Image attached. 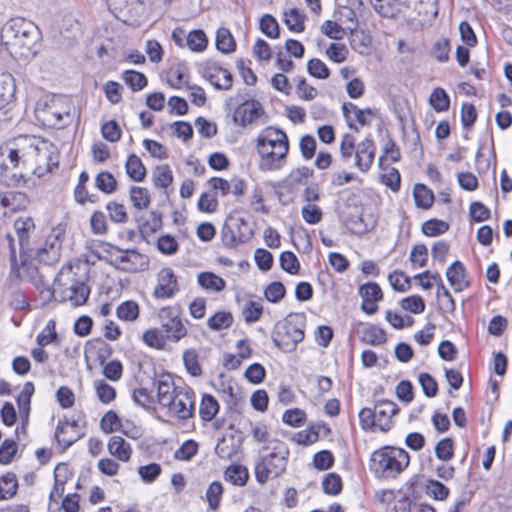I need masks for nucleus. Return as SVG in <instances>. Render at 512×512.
Returning a JSON list of instances; mask_svg holds the SVG:
<instances>
[{"label":"nucleus","instance_id":"1","mask_svg":"<svg viewBox=\"0 0 512 512\" xmlns=\"http://www.w3.org/2000/svg\"><path fill=\"white\" fill-rule=\"evenodd\" d=\"M1 45L13 58L34 59L41 50L42 33L30 20L17 17L8 20L0 33Z\"/></svg>","mask_w":512,"mask_h":512},{"label":"nucleus","instance_id":"2","mask_svg":"<svg viewBox=\"0 0 512 512\" xmlns=\"http://www.w3.org/2000/svg\"><path fill=\"white\" fill-rule=\"evenodd\" d=\"M289 147L286 132L274 126L264 128L256 139V148L260 156L259 169L261 171L281 169L286 163Z\"/></svg>","mask_w":512,"mask_h":512},{"label":"nucleus","instance_id":"3","mask_svg":"<svg viewBox=\"0 0 512 512\" xmlns=\"http://www.w3.org/2000/svg\"><path fill=\"white\" fill-rule=\"evenodd\" d=\"M410 457L402 448L391 446L374 451L370 458V471L378 479L396 478L408 465Z\"/></svg>","mask_w":512,"mask_h":512},{"label":"nucleus","instance_id":"4","mask_svg":"<svg viewBox=\"0 0 512 512\" xmlns=\"http://www.w3.org/2000/svg\"><path fill=\"white\" fill-rule=\"evenodd\" d=\"M304 316L289 314L274 326L271 338L276 347L285 353L293 352L304 339Z\"/></svg>","mask_w":512,"mask_h":512},{"label":"nucleus","instance_id":"5","mask_svg":"<svg viewBox=\"0 0 512 512\" xmlns=\"http://www.w3.org/2000/svg\"><path fill=\"white\" fill-rule=\"evenodd\" d=\"M254 235L247 221L241 217L229 215L221 230V240L226 248L232 249L239 244L246 243Z\"/></svg>","mask_w":512,"mask_h":512},{"label":"nucleus","instance_id":"6","mask_svg":"<svg viewBox=\"0 0 512 512\" xmlns=\"http://www.w3.org/2000/svg\"><path fill=\"white\" fill-rule=\"evenodd\" d=\"M105 246L108 248L105 249V252L108 254L111 253V250L123 253V255L117 256L114 259H108L107 257H101L98 255L100 260H105L109 265L115 267L117 270L128 272L136 271L137 261L144 259L143 255L135 248L125 250L111 243H105Z\"/></svg>","mask_w":512,"mask_h":512},{"label":"nucleus","instance_id":"7","mask_svg":"<svg viewBox=\"0 0 512 512\" xmlns=\"http://www.w3.org/2000/svg\"><path fill=\"white\" fill-rule=\"evenodd\" d=\"M263 114L264 109L259 101L254 99L246 100L235 109L233 121L242 127H246Z\"/></svg>","mask_w":512,"mask_h":512},{"label":"nucleus","instance_id":"8","mask_svg":"<svg viewBox=\"0 0 512 512\" xmlns=\"http://www.w3.org/2000/svg\"><path fill=\"white\" fill-rule=\"evenodd\" d=\"M204 77L217 89L229 90L233 84V75L225 68L213 62L204 65Z\"/></svg>","mask_w":512,"mask_h":512},{"label":"nucleus","instance_id":"9","mask_svg":"<svg viewBox=\"0 0 512 512\" xmlns=\"http://www.w3.org/2000/svg\"><path fill=\"white\" fill-rule=\"evenodd\" d=\"M179 290L177 277L169 267L163 268L158 274V284L154 288L153 296L157 299L171 298Z\"/></svg>","mask_w":512,"mask_h":512},{"label":"nucleus","instance_id":"10","mask_svg":"<svg viewBox=\"0 0 512 512\" xmlns=\"http://www.w3.org/2000/svg\"><path fill=\"white\" fill-rule=\"evenodd\" d=\"M14 228L19 242L21 264L24 265L26 252L30 250V232L34 231L35 223L32 217H19L14 222Z\"/></svg>","mask_w":512,"mask_h":512},{"label":"nucleus","instance_id":"11","mask_svg":"<svg viewBox=\"0 0 512 512\" xmlns=\"http://www.w3.org/2000/svg\"><path fill=\"white\" fill-rule=\"evenodd\" d=\"M377 426L383 432H387L391 428L392 417L399 412L397 404L390 400H378L374 405Z\"/></svg>","mask_w":512,"mask_h":512},{"label":"nucleus","instance_id":"12","mask_svg":"<svg viewBox=\"0 0 512 512\" xmlns=\"http://www.w3.org/2000/svg\"><path fill=\"white\" fill-rule=\"evenodd\" d=\"M191 394H193V392L180 391L173 397L171 406H167L170 410H173L181 420H186L193 416L194 401L192 400Z\"/></svg>","mask_w":512,"mask_h":512},{"label":"nucleus","instance_id":"13","mask_svg":"<svg viewBox=\"0 0 512 512\" xmlns=\"http://www.w3.org/2000/svg\"><path fill=\"white\" fill-rule=\"evenodd\" d=\"M467 270L464 264L456 260L454 261L446 271V277L448 282L452 287H454L455 291L460 292L469 286V281L466 280Z\"/></svg>","mask_w":512,"mask_h":512},{"label":"nucleus","instance_id":"14","mask_svg":"<svg viewBox=\"0 0 512 512\" xmlns=\"http://www.w3.org/2000/svg\"><path fill=\"white\" fill-rule=\"evenodd\" d=\"M356 166L363 172L371 167L375 157V145L371 139H365L358 144L355 153Z\"/></svg>","mask_w":512,"mask_h":512},{"label":"nucleus","instance_id":"15","mask_svg":"<svg viewBox=\"0 0 512 512\" xmlns=\"http://www.w3.org/2000/svg\"><path fill=\"white\" fill-rule=\"evenodd\" d=\"M176 387L169 373L162 375L157 382V397L160 405L171 406L173 397L177 395Z\"/></svg>","mask_w":512,"mask_h":512},{"label":"nucleus","instance_id":"16","mask_svg":"<svg viewBox=\"0 0 512 512\" xmlns=\"http://www.w3.org/2000/svg\"><path fill=\"white\" fill-rule=\"evenodd\" d=\"M313 170L302 166L290 172V174L278 183V187L285 189L287 193H293L296 185L302 184L305 179L313 176Z\"/></svg>","mask_w":512,"mask_h":512},{"label":"nucleus","instance_id":"17","mask_svg":"<svg viewBox=\"0 0 512 512\" xmlns=\"http://www.w3.org/2000/svg\"><path fill=\"white\" fill-rule=\"evenodd\" d=\"M239 438L235 443V435H230L229 438L223 437L219 440L215 447V453L223 459H231L238 452L243 442V436L240 431H237Z\"/></svg>","mask_w":512,"mask_h":512},{"label":"nucleus","instance_id":"18","mask_svg":"<svg viewBox=\"0 0 512 512\" xmlns=\"http://www.w3.org/2000/svg\"><path fill=\"white\" fill-rule=\"evenodd\" d=\"M340 218L354 234L361 235L368 232V225L364 222L360 207H354V212L351 213L343 211Z\"/></svg>","mask_w":512,"mask_h":512},{"label":"nucleus","instance_id":"19","mask_svg":"<svg viewBox=\"0 0 512 512\" xmlns=\"http://www.w3.org/2000/svg\"><path fill=\"white\" fill-rule=\"evenodd\" d=\"M35 388L32 382H26L23 385L22 391L18 395L16 402L19 408V413L23 424H28L30 415L31 398L34 394Z\"/></svg>","mask_w":512,"mask_h":512},{"label":"nucleus","instance_id":"20","mask_svg":"<svg viewBox=\"0 0 512 512\" xmlns=\"http://www.w3.org/2000/svg\"><path fill=\"white\" fill-rule=\"evenodd\" d=\"M68 427H70L71 430L76 429L78 427V421H76V420L69 421L67 419L64 421H59V423L56 427V431H55V439L59 445H62L63 450H66L67 448H69L71 445H73L76 441H78L83 436V434L74 433L72 435L63 436L61 438L60 437L61 433H65L66 428H68Z\"/></svg>","mask_w":512,"mask_h":512},{"label":"nucleus","instance_id":"21","mask_svg":"<svg viewBox=\"0 0 512 512\" xmlns=\"http://www.w3.org/2000/svg\"><path fill=\"white\" fill-rule=\"evenodd\" d=\"M69 291V295L62 296L59 301L64 302L69 300L73 303L74 306H80L87 302L90 295L89 286L82 281L75 280L69 287Z\"/></svg>","mask_w":512,"mask_h":512},{"label":"nucleus","instance_id":"22","mask_svg":"<svg viewBox=\"0 0 512 512\" xmlns=\"http://www.w3.org/2000/svg\"><path fill=\"white\" fill-rule=\"evenodd\" d=\"M15 146L20 152V157H23V165L38 157L41 152L39 142L35 138L22 137L17 140Z\"/></svg>","mask_w":512,"mask_h":512},{"label":"nucleus","instance_id":"23","mask_svg":"<svg viewBox=\"0 0 512 512\" xmlns=\"http://www.w3.org/2000/svg\"><path fill=\"white\" fill-rule=\"evenodd\" d=\"M109 453L117 457L120 461H128L131 457V447L121 436H113L108 442Z\"/></svg>","mask_w":512,"mask_h":512},{"label":"nucleus","instance_id":"24","mask_svg":"<svg viewBox=\"0 0 512 512\" xmlns=\"http://www.w3.org/2000/svg\"><path fill=\"white\" fill-rule=\"evenodd\" d=\"M224 478L236 486H245L249 480L248 469L241 464H231L224 471Z\"/></svg>","mask_w":512,"mask_h":512},{"label":"nucleus","instance_id":"25","mask_svg":"<svg viewBox=\"0 0 512 512\" xmlns=\"http://www.w3.org/2000/svg\"><path fill=\"white\" fill-rule=\"evenodd\" d=\"M126 173L130 179L141 182L145 179L147 170L136 154H130L125 163Z\"/></svg>","mask_w":512,"mask_h":512},{"label":"nucleus","instance_id":"26","mask_svg":"<svg viewBox=\"0 0 512 512\" xmlns=\"http://www.w3.org/2000/svg\"><path fill=\"white\" fill-rule=\"evenodd\" d=\"M219 403L211 394H204L200 403L199 414L203 421L209 422L219 412Z\"/></svg>","mask_w":512,"mask_h":512},{"label":"nucleus","instance_id":"27","mask_svg":"<svg viewBox=\"0 0 512 512\" xmlns=\"http://www.w3.org/2000/svg\"><path fill=\"white\" fill-rule=\"evenodd\" d=\"M215 45L216 48L224 54L232 53L236 49V42L234 37L232 36L229 29L224 27L217 30Z\"/></svg>","mask_w":512,"mask_h":512},{"label":"nucleus","instance_id":"28","mask_svg":"<svg viewBox=\"0 0 512 512\" xmlns=\"http://www.w3.org/2000/svg\"><path fill=\"white\" fill-rule=\"evenodd\" d=\"M413 196L415 205L418 208L429 209L434 202V194L432 190L424 184L418 183L414 186Z\"/></svg>","mask_w":512,"mask_h":512},{"label":"nucleus","instance_id":"29","mask_svg":"<svg viewBox=\"0 0 512 512\" xmlns=\"http://www.w3.org/2000/svg\"><path fill=\"white\" fill-rule=\"evenodd\" d=\"M360 339L361 342L372 346H377L387 341L385 330L376 325H370L364 329Z\"/></svg>","mask_w":512,"mask_h":512},{"label":"nucleus","instance_id":"30","mask_svg":"<svg viewBox=\"0 0 512 512\" xmlns=\"http://www.w3.org/2000/svg\"><path fill=\"white\" fill-rule=\"evenodd\" d=\"M375 11L385 18H395L400 12L398 0H370Z\"/></svg>","mask_w":512,"mask_h":512},{"label":"nucleus","instance_id":"31","mask_svg":"<svg viewBox=\"0 0 512 512\" xmlns=\"http://www.w3.org/2000/svg\"><path fill=\"white\" fill-rule=\"evenodd\" d=\"M284 23L287 25L289 30L293 32H303L305 29L306 15L301 13L298 8H292L284 13Z\"/></svg>","mask_w":512,"mask_h":512},{"label":"nucleus","instance_id":"32","mask_svg":"<svg viewBox=\"0 0 512 512\" xmlns=\"http://www.w3.org/2000/svg\"><path fill=\"white\" fill-rule=\"evenodd\" d=\"M18 489L17 477L12 472H7L0 477V499L12 498Z\"/></svg>","mask_w":512,"mask_h":512},{"label":"nucleus","instance_id":"33","mask_svg":"<svg viewBox=\"0 0 512 512\" xmlns=\"http://www.w3.org/2000/svg\"><path fill=\"white\" fill-rule=\"evenodd\" d=\"M429 104L436 112H444L450 107V97L443 88L437 87L430 94Z\"/></svg>","mask_w":512,"mask_h":512},{"label":"nucleus","instance_id":"34","mask_svg":"<svg viewBox=\"0 0 512 512\" xmlns=\"http://www.w3.org/2000/svg\"><path fill=\"white\" fill-rule=\"evenodd\" d=\"M198 283L201 287L213 291L220 292L225 288V281L223 278L217 276L212 272H201L198 275Z\"/></svg>","mask_w":512,"mask_h":512},{"label":"nucleus","instance_id":"35","mask_svg":"<svg viewBox=\"0 0 512 512\" xmlns=\"http://www.w3.org/2000/svg\"><path fill=\"white\" fill-rule=\"evenodd\" d=\"M95 186L105 194H112L117 190L118 182L112 173L102 171L95 178Z\"/></svg>","mask_w":512,"mask_h":512},{"label":"nucleus","instance_id":"36","mask_svg":"<svg viewBox=\"0 0 512 512\" xmlns=\"http://www.w3.org/2000/svg\"><path fill=\"white\" fill-rule=\"evenodd\" d=\"M152 180L157 188H167L173 182V175L167 164L158 165L152 173Z\"/></svg>","mask_w":512,"mask_h":512},{"label":"nucleus","instance_id":"37","mask_svg":"<svg viewBox=\"0 0 512 512\" xmlns=\"http://www.w3.org/2000/svg\"><path fill=\"white\" fill-rule=\"evenodd\" d=\"M122 79L132 91H140L148 84L146 76L135 70H126L122 74Z\"/></svg>","mask_w":512,"mask_h":512},{"label":"nucleus","instance_id":"38","mask_svg":"<svg viewBox=\"0 0 512 512\" xmlns=\"http://www.w3.org/2000/svg\"><path fill=\"white\" fill-rule=\"evenodd\" d=\"M130 200L133 206L138 210L146 209L151 201L149 191L139 186H131Z\"/></svg>","mask_w":512,"mask_h":512},{"label":"nucleus","instance_id":"39","mask_svg":"<svg viewBox=\"0 0 512 512\" xmlns=\"http://www.w3.org/2000/svg\"><path fill=\"white\" fill-rule=\"evenodd\" d=\"M358 293L365 302H378L383 298V292L376 282L362 284Z\"/></svg>","mask_w":512,"mask_h":512},{"label":"nucleus","instance_id":"40","mask_svg":"<svg viewBox=\"0 0 512 512\" xmlns=\"http://www.w3.org/2000/svg\"><path fill=\"white\" fill-rule=\"evenodd\" d=\"M259 28L269 38L276 39L280 36V26L271 14H265L260 18Z\"/></svg>","mask_w":512,"mask_h":512},{"label":"nucleus","instance_id":"41","mask_svg":"<svg viewBox=\"0 0 512 512\" xmlns=\"http://www.w3.org/2000/svg\"><path fill=\"white\" fill-rule=\"evenodd\" d=\"M449 224L436 218L429 219L422 224V232L426 236L435 237L446 233L449 230Z\"/></svg>","mask_w":512,"mask_h":512},{"label":"nucleus","instance_id":"42","mask_svg":"<svg viewBox=\"0 0 512 512\" xmlns=\"http://www.w3.org/2000/svg\"><path fill=\"white\" fill-rule=\"evenodd\" d=\"M207 44V36L201 29L193 30L186 36V45L192 51L202 52L206 49Z\"/></svg>","mask_w":512,"mask_h":512},{"label":"nucleus","instance_id":"43","mask_svg":"<svg viewBox=\"0 0 512 512\" xmlns=\"http://www.w3.org/2000/svg\"><path fill=\"white\" fill-rule=\"evenodd\" d=\"M233 323V316L230 312L220 311L211 316L207 325L211 330L220 331L229 328Z\"/></svg>","mask_w":512,"mask_h":512},{"label":"nucleus","instance_id":"44","mask_svg":"<svg viewBox=\"0 0 512 512\" xmlns=\"http://www.w3.org/2000/svg\"><path fill=\"white\" fill-rule=\"evenodd\" d=\"M117 316L124 321H135L139 317V305L132 300L125 301L117 307Z\"/></svg>","mask_w":512,"mask_h":512},{"label":"nucleus","instance_id":"45","mask_svg":"<svg viewBox=\"0 0 512 512\" xmlns=\"http://www.w3.org/2000/svg\"><path fill=\"white\" fill-rule=\"evenodd\" d=\"M388 280L395 291L406 292L411 288V279L403 271H393L388 275Z\"/></svg>","mask_w":512,"mask_h":512},{"label":"nucleus","instance_id":"46","mask_svg":"<svg viewBox=\"0 0 512 512\" xmlns=\"http://www.w3.org/2000/svg\"><path fill=\"white\" fill-rule=\"evenodd\" d=\"M280 267L287 273L295 275L299 273L300 262L296 255L291 251H284L279 257Z\"/></svg>","mask_w":512,"mask_h":512},{"label":"nucleus","instance_id":"47","mask_svg":"<svg viewBox=\"0 0 512 512\" xmlns=\"http://www.w3.org/2000/svg\"><path fill=\"white\" fill-rule=\"evenodd\" d=\"M435 455L439 460L443 462L451 460L454 456L453 439L450 437H446L437 442L435 446Z\"/></svg>","mask_w":512,"mask_h":512},{"label":"nucleus","instance_id":"48","mask_svg":"<svg viewBox=\"0 0 512 512\" xmlns=\"http://www.w3.org/2000/svg\"><path fill=\"white\" fill-rule=\"evenodd\" d=\"M322 488L325 494L333 496L340 494L342 491L341 477L334 472L328 473L322 481Z\"/></svg>","mask_w":512,"mask_h":512},{"label":"nucleus","instance_id":"49","mask_svg":"<svg viewBox=\"0 0 512 512\" xmlns=\"http://www.w3.org/2000/svg\"><path fill=\"white\" fill-rule=\"evenodd\" d=\"M183 362L191 376L197 377L202 374V369L198 362V354L195 349H188L183 353Z\"/></svg>","mask_w":512,"mask_h":512},{"label":"nucleus","instance_id":"50","mask_svg":"<svg viewBox=\"0 0 512 512\" xmlns=\"http://www.w3.org/2000/svg\"><path fill=\"white\" fill-rule=\"evenodd\" d=\"M223 494V486L219 481H213L207 491H206V499L208 501L209 508L212 510H216L219 505Z\"/></svg>","mask_w":512,"mask_h":512},{"label":"nucleus","instance_id":"51","mask_svg":"<svg viewBox=\"0 0 512 512\" xmlns=\"http://www.w3.org/2000/svg\"><path fill=\"white\" fill-rule=\"evenodd\" d=\"M426 492L436 500H445L449 496V488L442 482L429 479L426 484Z\"/></svg>","mask_w":512,"mask_h":512},{"label":"nucleus","instance_id":"52","mask_svg":"<svg viewBox=\"0 0 512 512\" xmlns=\"http://www.w3.org/2000/svg\"><path fill=\"white\" fill-rule=\"evenodd\" d=\"M423 393L428 398H433L438 393V384L433 376L427 372H422L418 376Z\"/></svg>","mask_w":512,"mask_h":512},{"label":"nucleus","instance_id":"53","mask_svg":"<svg viewBox=\"0 0 512 512\" xmlns=\"http://www.w3.org/2000/svg\"><path fill=\"white\" fill-rule=\"evenodd\" d=\"M307 72L317 79H327L330 76V70L320 59L313 58L307 63Z\"/></svg>","mask_w":512,"mask_h":512},{"label":"nucleus","instance_id":"54","mask_svg":"<svg viewBox=\"0 0 512 512\" xmlns=\"http://www.w3.org/2000/svg\"><path fill=\"white\" fill-rule=\"evenodd\" d=\"M285 294L286 288L280 281L270 283L264 291L266 299L271 303L280 302L285 297Z\"/></svg>","mask_w":512,"mask_h":512},{"label":"nucleus","instance_id":"55","mask_svg":"<svg viewBox=\"0 0 512 512\" xmlns=\"http://www.w3.org/2000/svg\"><path fill=\"white\" fill-rule=\"evenodd\" d=\"M450 42L447 38H441L436 41L431 48V55L439 62L449 60Z\"/></svg>","mask_w":512,"mask_h":512},{"label":"nucleus","instance_id":"56","mask_svg":"<svg viewBox=\"0 0 512 512\" xmlns=\"http://www.w3.org/2000/svg\"><path fill=\"white\" fill-rule=\"evenodd\" d=\"M100 427L104 433L110 434L121 427V420L115 411L110 410L102 417Z\"/></svg>","mask_w":512,"mask_h":512},{"label":"nucleus","instance_id":"57","mask_svg":"<svg viewBox=\"0 0 512 512\" xmlns=\"http://www.w3.org/2000/svg\"><path fill=\"white\" fill-rule=\"evenodd\" d=\"M162 227V214L157 211L151 212V219L139 225V232L145 237V234L155 233Z\"/></svg>","mask_w":512,"mask_h":512},{"label":"nucleus","instance_id":"58","mask_svg":"<svg viewBox=\"0 0 512 512\" xmlns=\"http://www.w3.org/2000/svg\"><path fill=\"white\" fill-rule=\"evenodd\" d=\"M222 399L231 411L236 413L240 412L243 400L236 393H234V389L231 385L223 389Z\"/></svg>","mask_w":512,"mask_h":512},{"label":"nucleus","instance_id":"59","mask_svg":"<svg viewBox=\"0 0 512 512\" xmlns=\"http://www.w3.org/2000/svg\"><path fill=\"white\" fill-rule=\"evenodd\" d=\"M56 323L54 320H49L44 331L39 333L36 337V342L39 346H46L50 343L57 342L58 334L55 330Z\"/></svg>","mask_w":512,"mask_h":512},{"label":"nucleus","instance_id":"60","mask_svg":"<svg viewBox=\"0 0 512 512\" xmlns=\"http://www.w3.org/2000/svg\"><path fill=\"white\" fill-rule=\"evenodd\" d=\"M263 457L266 461V465H268L269 469L272 471L273 477H279L286 471L288 458L268 454Z\"/></svg>","mask_w":512,"mask_h":512},{"label":"nucleus","instance_id":"61","mask_svg":"<svg viewBox=\"0 0 512 512\" xmlns=\"http://www.w3.org/2000/svg\"><path fill=\"white\" fill-rule=\"evenodd\" d=\"M282 421L289 426L299 427L305 423L306 413L299 408L289 409L284 412Z\"/></svg>","mask_w":512,"mask_h":512},{"label":"nucleus","instance_id":"62","mask_svg":"<svg viewBox=\"0 0 512 512\" xmlns=\"http://www.w3.org/2000/svg\"><path fill=\"white\" fill-rule=\"evenodd\" d=\"M401 307L411 313L419 314L425 310V301L419 295H412L401 300Z\"/></svg>","mask_w":512,"mask_h":512},{"label":"nucleus","instance_id":"63","mask_svg":"<svg viewBox=\"0 0 512 512\" xmlns=\"http://www.w3.org/2000/svg\"><path fill=\"white\" fill-rule=\"evenodd\" d=\"M142 338L145 344L155 349H163L167 339L157 329L146 330Z\"/></svg>","mask_w":512,"mask_h":512},{"label":"nucleus","instance_id":"64","mask_svg":"<svg viewBox=\"0 0 512 512\" xmlns=\"http://www.w3.org/2000/svg\"><path fill=\"white\" fill-rule=\"evenodd\" d=\"M334 464V456L329 450H321L313 457V465L316 469L323 471L330 469Z\"/></svg>","mask_w":512,"mask_h":512}]
</instances>
